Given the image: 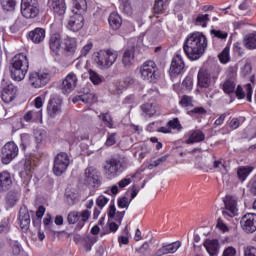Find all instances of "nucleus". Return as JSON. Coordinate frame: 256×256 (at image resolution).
Masks as SVG:
<instances>
[{"label":"nucleus","instance_id":"f257e3e1","mask_svg":"<svg viewBox=\"0 0 256 256\" xmlns=\"http://www.w3.org/2000/svg\"><path fill=\"white\" fill-rule=\"evenodd\" d=\"M207 45V37L203 32H194L187 36L183 50L190 61H197L205 54Z\"/></svg>","mask_w":256,"mask_h":256},{"label":"nucleus","instance_id":"f03ea898","mask_svg":"<svg viewBox=\"0 0 256 256\" xmlns=\"http://www.w3.org/2000/svg\"><path fill=\"white\" fill-rule=\"evenodd\" d=\"M29 71V59L24 53L16 54L12 58L10 75L14 81H23Z\"/></svg>","mask_w":256,"mask_h":256},{"label":"nucleus","instance_id":"7ed1b4c3","mask_svg":"<svg viewBox=\"0 0 256 256\" xmlns=\"http://www.w3.org/2000/svg\"><path fill=\"white\" fill-rule=\"evenodd\" d=\"M127 169V162L119 158H110L105 161L104 164V175L108 179H115Z\"/></svg>","mask_w":256,"mask_h":256},{"label":"nucleus","instance_id":"20e7f679","mask_svg":"<svg viewBox=\"0 0 256 256\" xmlns=\"http://www.w3.org/2000/svg\"><path fill=\"white\" fill-rule=\"evenodd\" d=\"M118 57L119 54L115 50H100L96 53L94 61L100 69H109L110 67H113V64L117 61Z\"/></svg>","mask_w":256,"mask_h":256},{"label":"nucleus","instance_id":"39448f33","mask_svg":"<svg viewBox=\"0 0 256 256\" xmlns=\"http://www.w3.org/2000/svg\"><path fill=\"white\" fill-rule=\"evenodd\" d=\"M219 73H221L219 68H215L214 71L200 69L198 72V87L201 89H209L211 85H215V83H217Z\"/></svg>","mask_w":256,"mask_h":256},{"label":"nucleus","instance_id":"423d86ee","mask_svg":"<svg viewBox=\"0 0 256 256\" xmlns=\"http://www.w3.org/2000/svg\"><path fill=\"white\" fill-rule=\"evenodd\" d=\"M140 74L141 78L144 81H149V83H155L157 79H159V68H157V64L154 61H146L140 66Z\"/></svg>","mask_w":256,"mask_h":256},{"label":"nucleus","instance_id":"0eeeda50","mask_svg":"<svg viewBox=\"0 0 256 256\" xmlns=\"http://www.w3.org/2000/svg\"><path fill=\"white\" fill-rule=\"evenodd\" d=\"M89 217H91V211L83 210L82 212L71 211L67 216V221L69 225H75V231H81L82 227H85L87 221H89Z\"/></svg>","mask_w":256,"mask_h":256},{"label":"nucleus","instance_id":"6e6552de","mask_svg":"<svg viewBox=\"0 0 256 256\" xmlns=\"http://www.w3.org/2000/svg\"><path fill=\"white\" fill-rule=\"evenodd\" d=\"M71 163L69 154L60 152L54 157L53 173L56 177H61L65 173Z\"/></svg>","mask_w":256,"mask_h":256},{"label":"nucleus","instance_id":"1a4fd4ad","mask_svg":"<svg viewBox=\"0 0 256 256\" xmlns=\"http://www.w3.org/2000/svg\"><path fill=\"white\" fill-rule=\"evenodd\" d=\"M19 155V147L15 142H7L1 149V159L3 165H9L10 162Z\"/></svg>","mask_w":256,"mask_h":256},{"label":"nucleus","instance_id":"9d476101","mask_svg":"<svg viewBox=\"0 0 256 256\" xmlns=\"http://www.w3.org/2000/svg\"><path fill=\"white\" fill-rule=\"evenodd\" d=\"M84 181L90 187L98 189V187H101V172L93 166L86 168L84 172Z\"/></svg>","mask_w":256,"mask_h":256},{"label":"nucleus","instance_id":"9b49d317","mask_svg":"<svg viewBox=\"0 0 256 256\" xmlns=\"http://www.w3.org/2000/svg\"><path fill=\"white\" fill-rule=\"evenodd\" d=\"M63 99L57 94H52L48 101L47 113L51 119L61 115L62 112Z\"/></svg>","mask_w":256,"mask_h":256},{"label":"nucleus","instance_id":"f8f14e48","mask_svg":"<svg viewBox=\"0 0 256 256\" xmlns=\"http://www.w3.org/2000/svg\"><path fill=\"white\" fill-rule=\"evenodd\" d=\"M51 81V74L47 72H32L29 76V83L34 89L45 87Z\"/></svg>","mask_w":256,"mask_h":256},{"label":"nucleus","instance_id":"ddd939ff","mask_svg":"<svg viewBox=\"0 0 256 256\" xmlns=\"http://www.w3.org/2000/svg\"><path fill=\"white\" fill-rule=\"evenodd\" d=\"M240 227L244 233L251 235L256 231V214L246 213L240 219Z\"/></svg>","mask_w":256,"mask_h":256},{"label":"nucleus","instance_id":"4468645a","mask_svg":"<svg viewBox=\"0 0 256 256\" xmlns=\"http://www.w3.org/2000/svg\"><path fill=\"white\" fill-rule=\"evenodd\" d=\"M79 82V79L77 78V74L74 72H70L67 74L65 79L62 81L61 84V91L64 93V95H69V93H73L75 89L77 88V83Z\"/></svg>","mask_w":256,"mask_h":256},{"label":"nucleus","instance_id":"2eb2a0df","mask_svg":"<svg viewBox=\"0 0 256 256\" xmlns=\"http://www.w3.org/2000/svg\"><path fill=\"white\" fill-rule=\"evenodd\" d=\"M2 101L4 103H11L17 97V86L13 85V83H7L5 80H2Z\"/></svg>","mask_w":256,"mask_h":256},{"label":"nucleus","instance_id":"dca6fc26","mask_svg":"<svg viewBox=\"0 0 256 256\" xmlns=\"http://www.w3.org/2000/svg\"><path fill=\"white\" fill-rule=\"evenodd\" d=\"M74 15H72L67 24V29L77 33V31H81L83 29V25H85V18L83 14L73 10Z\"/></svg>","mask_w":256,"mask_h":256},{"label":"nucleus","instance_id":"f3484780","mask_svg":"<svg viewBox=\"0 0 256 256\" xmlns=\"http://www.w3.org/2000/svg\"><path fill=\"white\" fill-rule=\"evenodd\" d=\"M185 71V62L181 55L177 54L176 57L172 60L170 65V77L174 78L178 75H181Z\"/></svg>","mask_w":256,"mask_h":256},{"label":"nucleus","instance_id":"a211bd4d","mask_svg":"<svg viewBox=\"0 0 256 256\" xmlns=\"http://www.w3.org/2000/svg\"><path fill=\"white\" fill-rule=\"evenodd\" d=\"M223 202L225 204V209L222 212V215L228 216V217H235V215L237 214V200H235V198H233V196H226L223 199Z\"/></svg>","mask_w":256,"mask_h":256},{"label":"nucleus","instance_id":"6ab92c4d","mask_svg":"<svg viewBox=\"0 0 256 256\" xmlns=\"http://www.w3.org/2000/svg\"><path fill=\"white\" fill-rule=\"evenodd\" d=\"M49 8L56 15H65V11H67V5L65 4V0H48Z\"/></svg>","mask_w":256,"mask_h":256},{"label":"nucleus","instance_id":"aec40b11","mask_svg":"<svg viewBox=\"0 0 256 256\" xmlns=\"http://www.w3.org/2000/svg\"><path fill=\"white\" fill-rule=\"evenodd\" d=\"M21 14L25 19H35L39 15V5H21Z\"/></svg>","mask_w":256,"mask_h":256},{"label":"nucleus","instance_id":"412c9836","mask_svg":"<svg viewBox=\"0 0 256 256\" xmlns=\"http://www.w3.org/2000/svg\"><path fill=\"white\" fill-rule=\"evenodd\" d=\"M63 44V38L59 33H53L49 38V47L56 55L61 51V45Z\"/></svg>","mask_w":256,"mask_h":256},{"label":"nucleus","instance_id":"4be33fe9","mask_svg":"<svg viewBox=\"0 0 256 256\" xmlns=\"http://www.w3.org/2000/svg\"><path fill=\"white\" fill-rule=\"evenodd\" d=\"M19 221L21 229L27 231V229H29V225H31V215L29 214L27 207L20 208Z\"/></svg>","mask_w":256,"mask_h":256},{"label":"nucleus","instance_id":"5701e85b","mask_svg":"<svg viewBox=\"0 0 256 256\" xmlns=\"http://www.w3.org/2000/svg\"><path fill=\"white\" fill-rule=\"evenodd\" d=\"M28 39H30V41H32V43H35L36 45H39V43H43V41L45 40V29L35 28L28 33Z\"/></svg>","mask_w":256,"mask_h":256},{"label":"nucleus","instance_id":"b1692460","mask_svg":"<svg viewBox=\"0 0 256 256\" xmlns=\"http://www.w3.org/2000/svg\"><path fill=\"white\" fill-rule=\"evenodd\" d=\"M21 198V190L19 189H12L7 192L6 194V204L8 207H15L17 202Z\"/></svg>","mask_w":256,"mask_h":256},{"label":"nucleus","instance_id":"393cba45","mask_svg":"<svg viewBox=\"0 0 256 256\" xmlns=\"http://www.w3.org/2000/svg\"><path fill=\"white\" fill-rule=\"evenodd\" d=\"M205 141V133L201 130H191L189 132V138L186 140L187 145H193V143H201Z\"/></svg>","mask_w":256,"mask_h":256},{"label":"nucleus","instance_id":"a878e982","mask_svg":"<svg viewBox=\"0 0 256 256\" xmlns=\"http://www.w3.org/2000/svg\"><path fill=\"white\" fill-rule=\"evenodd\" d=\"M13 185V180L11 179V174L7 171L0 173V191H7L9 187Z\"/></svg>","mask_w":256,"mask_h":256},{"label":"nucleus","instance_id":"bb28decb","mask_svg":"<svg viewBox=\"0 0 256 256\" xmlns=\"http://www.w3.org/2000/svg\"><path fill=\"white\" fill-rule=\"evenodd\" d=\"M64 50L67 55H75L77 51V39L67 36L64 39Z\"/></svg>","mask_w":256,"mask_h":256},{"label":"nucleus","instance_id":"cd10ccee","mask_svg":"<svg viewBox=\"0 0 256 256\" xmlns=\"http://www.w3.org/2000/svg\"><path fill=\"white\" fill-rule=\"evenodd\" d=\"M108 217L109 219H114L119 225H121L123 217H125V211L117 212L115 204H111L108 208Z\"/></svg>","mask_w":256,"mask_h":256},{"label":"nucleus","instance_id":"c85d7f7f","mask_svg":"<svg viewBox=\"0 0 256 256\" xmlns=\"http://www.w3.org/2000/svg\"><path fill=\"white\" fill-rule=\"evenodd\" d=\"M204 247L210 256H217L219 253V240H206Z\"/></svg>","mask_w":256,"mask_h":256},{"label":"nucleus","instance_id":"c756f323","mask_svg":"<svg viewBox=\"0 0 256 256\" xmlns=\"http://www.w3.org/2000/svg\"><path fill=\"white\" fill-rule=\"evenodd\" d=\"M122 63L123 66L126 69H130V67H133V63H135V52L133 49L126 50L122 57Z\"/></svg>","mask_w":256,"mask_h":256},{"label":"nucleus","instance_id":"7c9ffc66","mask_svg":"<svg viewBox=\"0 0 256 256\" xmlns=\"http://www.w3.org/2000/svg\"><path fill=\"white\" fill-rule=\"evenodd\" d=\"M108 23L113 31H117V29H120L121 25H123V20L119 14L112 12L108 18Z\"/></svg>","mask_w":256,"mask_h":256},{"label":"nucleus","instance_id":"2f4dec72","mask_svg":"<svg viewBox=\"0 0 256 256\" xmlns=\"http://www.w3.org/2000/svg\"><path fill=\"white\" fill-rule=\"evenodd\" d=\"M243 45L249 51H253L256 49V32L249 33L243 38Z\"/></svg>","mask_w":256,"mask_h":256},{"label":"nucleus","instance_id":"473e14b6","mask_svg":"<svg viewBox=\"0 0 256 256\" xmlns=\"http://www.w3.org/2000/svg\"><path fill=\"white\" fill-rule=\"evenodd\" d=\"M167 7H169V0H155L153 8L154 14L163 15V13L167 11Z\"/></svg>","mask_w":256,"mask_h":256},{"label":"nucleus","instance_id":"72a5a7b5","mask_svg":"<svg viewBox=\"0 0 256 256\" xmlns=\"http://www.w3.org/2000/svg\"><path fill=\"white\" fill-rule=\"evenodd\" d=\"M211 21L209 14H198L194 20V24L200 27H207V24Z\"/></svg>","mask_w":256,"mask_h":256},{"label":"nucleus","instance_id":"f704fd0d","mask_svg":"<svg viewBox=\"0 0 256 256\" xmlns=\"http://www.w3.org/2000/svg\"><path fill=\"white\" fill-rule=\"evenodd\" d=\"M222 89L226 95H231V93L235 92V81L233 79L226 80L222 85Z\"/></svg>","mask_w":256,"mask_h":256},{"label":"nucleus","instance_id":"c9c22d12","mask_svg":"<svg viewBox=\"0 0 256 256\" xmlns=\"http://www.w3.org/2000/svg\"><path fill=\"white\" fill-rule=\"evenodd\" d=\"M83 247H85L86 251H91V247L97 243V238L93 236H86L81 240Z\"/></svg>","mask_w":256,"mask_h":256},{"label":"nucleus","instance_id":"e433bc0d","mask_svg":"<svg viewBox=\"0 0 256 256\" xmlns=\"http://www.w3.org/2000/svg\"><path fill=\"white\" fill-rule=\"evenodd\" d=\"M74 8L77 13L83 14L87 11V0H73Z\"/></svg>","mask_w":256,"mask_h":256},{"label":"nucleus","instance_id":"4c0bfd02","mask_svg":"<svg viewBox=\"0 0 256 256\" xmlns=\"http://www.w3.org/2000/svg\"><path fill=\"white\" fill-rule=\"evenodd\" d=\"M251 171H253V168L251 167H240L237 171L238 179L242 182L245 181L251 174Z\"/></svg>","mask_w":256,"mask_h":256},{"label":"nucleus","instance_id":"58836bf2","mask_svg":"<svg viewBox=\"0 0 256 256\" xmlns=\"http://www.w3.org/2000/svg\"><path fill=\"white\" fill-rule=\"evenodd\" d=\"M143 113L149 115V117H153L157 113V109L153 105V103H146L141 106Z\"/></svg>","mask_w":256,"mask_h":256},{"label":"nucleus","instance_id":"ea45409f","mask_svg":"<svg viewBox=\"0 0 256 256\" xmlns=\"http://www.w3.org/2000/svg\"><path fill=\"white\" fill-rule=\"evenodd\" d=\"M135 253L140 256H149V253H151L149 242H144L142 246L136 248Z\"/></svg>","mask_w":256,"mask_h":256},{"label":"nucleus","instance_id":"a19ab883","mask_svg":"<svg viewBox=\"0 0 256 256\" xmlns=\"http://www.w3.org/2000/svg\"><path fill=\"white\" fill-rule=\"evenodd\" d=\"M0 3L4 11H14L17 0H0Z\"/></svg>","mask_w":256,"mask_h":256},{"label":"nucleus","instance_id":"79ce46f5","mask_svg":"<svg viewBox=\"0 0 256 256\" xmlns=\"http://www.w3.org/2000/svg\"><path fill=\"white\" fill-rule=\"evenodd\" d=\"M41 117H42L41 110L39 111L30 110L24 115L23 119L24 121L29 122L31 121V119H41Z\"/></svg>","mask_w":256,"mask_h":256},{"label":"nucleus","instance_id":"37998d69","mask_svg":"<svg viewBox=\"0 0 256 256\" xmlns=\"http://www.w3.org/2000/svg\"><path fill=\"white\" fill-rule=\"evenodd\" d=\"M136 176H137V174L127 175L125 178H123L122 180H120L118 182L119 188L120 189H125V187H127V185H131L133 179H135Z\"/></svg>","mask_w":256,"mask_h":256},{"label":"nucleus","instance_id":"c03bdc74","mask_svg":"<svg viewBox=\"0 0 256 256\" xmlns=\"http://www.w3.org/2000/svg\"><path fill=\"white\" fill-rule=\"evenodd\" d=\"M78 101H82V103H91V101H93V94H84L73 98V103H78Z\"/></svg>","mask_w":256,"mask_h":256},{"label":"nucleus","instance_id":"a18cd8bd","mask_svg":"<svg viewBox=\"0 0 256 256\" xmlns=\"http://www.w3.org/2000/svg\"><path fill=\"white\" fill-rule=\"evenodd\" d=\"M179 247H181V243L179 241L164 245L167 254L175 253L179 249Z\"/></svg>","mask_w":256,"mask_h":256},{"label":"nucleus","instance_id":"49530a36","mask_svg":"<svg viewBox=\"0 0 256 256\" xmlns=\"http://www.w3.org/2000/svg\"><path fill=\"white\" fill-rule=\"evenodd\" d=\"M229 47H226L220 54H219V61L222 63H229L231 57L229 55Z\"/></svg>","mask_w":256,"mask_h":256},{"label":"nucleus","instance_id":"de8ad7c7","mask_svg":"<svg viewBox=\"0 0 256 256\" xmlns=\"http://www.w3.org/2000/svg\"><path fill=\"white\" fill-rule=\"evenodd\" d=\"M251 71H253V67L250 62H246L240 69V74L242 77H247L251 75Z\"/></svg>","mask_w":256,"mask_h":256},{"label":"nucleus","instance_id":"09e8293b","mask_svg":"<svg viewBox=\"0 0 256 256\" xmlns=\"http://www.w3.org/2000/svg\"><path fill=\"white\" fill-rule=\"evenodd\" d=\"M21 146L23 151L27 149V147L31 146V135L29 134H22L21 135Z\"/></svg>","mask_w":256,"mask_h":256},{"label":"nucleus","instance_id":"8fccbe9b","mask_svg":"<svg viewBox=\"0 0 256 256\" xmlns=\"http://www.w3.org/2000/svg\"><path fill=\"white\" fill-rule=\"evenodd\" d=\"M89 79L94 85H99V83L103 81L101 76H99V74L93 70H89Z\"/></svg>","mask_w":256,"mask_h":256},{"label":"nucleus","instance_id":"3c124183","mask_svg":"<svg viewBox=\"0 0 256 256\" xmlns=\"http://www.w3.org/2000/svg\"><path fill=\"white\" fill-rule=\"evenodd\" d=\"M168 127H170V129H176L177 131H181L183 129L179 118H173L172 120L168 121Z\"/></svg>","mask_w":256,"mask_h":256},{"label":"nucleus","instance_id":"603ef678","mask_svg":"<svg viewBox=\"0 0 256 256\" xmlns=\"http://www.w3.org/2000/svg\"><path fill=\"white\" fill-rule=\"evenodd\" d=\"M34 137L36 139V143H43V141L47 139V132L45 130H37L34 133Z\"/></svg>","mask_w":256,"mask_h":256},{"label":"nucleus","instance_id":"864d4df0","mask_svg":"<svg viewBox=\"0 0 256 256\" xmlns=\"http://www.w3.org/2000/svg\"><path fill=\"white\" fill-rule=\"evenodd\" d=\"M133 83H135V79H133V77L131 76H126L122 82H120V90L121 89H127V87H129V85H133Z\"/></svg>","mask_w":256,"mask_h":256},{"label":"nucleus","instance_id":"5fc2aeb1","mask_svg":"<svg viewBox=\"0 0 256 256\" xmlns=\"http://www.w3.org/2000/svg\"><path fill=\"white\" fill-rule=\"evenodd\" d=\"M102 121L103 123H105L106 127H109V129H113V118L111 117V114H102Z\"/></svg>","mask_w":256,"mask_h":256},{"label":"nucleus","instance_id":"6e6d98bb","mask_svg":"<svg viewBox=\"0 0 256 256\" xmlns=\"http://www.w3.org/2000/svg\"><path fill=\"white\" fill-rule=\"evenodd\" d=\"M129 205H131V200L127 197H122L118 199V207L120 209H129Z\"/></svg>","mask_w":256,"mask_h":256},{"label":"nucleus","instance_id":"4d7b16f0","mask_svg":"<svg viewBox=\"0 0 256 256\" xmlns=\"http://www.w3.org/2000/svg\"><path fill=\"white\" fill-rule=\"evenodd\" d=\"M115 137H117V133H108V137L105 142L106 147H111L117 143V139Z\"/></svg>","mask_w":256,"mask_h":256},{"label":"nucleus","instance_id":"13d9d810","mask_svg":"<svg viewBox=\"0 0 256 256\" xmlns=\"http://www.w3.org/2000/svg\"><path fill=\"white\" fill-rule=\"evenodd\" d=\"M107 203H109V198L100 195L97 199H96V205H98V207L100 209H103V207H105V205H107Z\"/></svg>","mask_w":256,"mask_h":256},{"label":"nucleus","instance_id":"bf43d9fd","mask_svg":"<svg viewBox=\"0 0 256 256\" xmlns=\"http://www.w3.org/2000/svg\"><path fill=\"white\" fill-rule=\"evenodd\" d=\"M180 105L183 107H191V105H193V98L191 96H183L180 100Z\"/></svg>","mask_w":256,"mask_h":256},{"label":"nucleus","instance_id":"052dcab7","mask_svg":"<svg viewBox=\"0 0 256 256\" xmlns=\"http://www.w3.org/2000/svg\"><path fill=\"white\" fill-rule=\"evenodd\" d=\"M210 33L211 35H214V37H217V39H225L227 37V32L221 30L212 29Z\"/></svg>","mask_w":256,"mask_h":256},{"label":"nucleus","instance_id":"680f3d73","mask_svg":"<svg viewBox=\"0 0 256 256\" xmlns=\"http://www.w3.org/2000/svg\"><path fill=\"white\" fill-rule=\"evenodd\" d=\"M91 49H93V43L90 42L82 48L81 57H87V55H89L91 52Z\"/></svg>","mask_w":256,"mask_h":256},{"label":"nucleus","instance_id":"e2e57ef3","mask_svg":"<svg viewBox=\"0 0 256 256\" xmlns=\"http://www.w3.org/2000/svg\"><path fill=\"white\" fill-rule=\"evenodd\" d=\"M248 187L251 195H256V175L250 180Z\"/></svg>","mask_w":256,"mask_h":256},{"label":"nucleus","instance_id":"0e129e2a","mask_svg":"<svg viewBox=\"0 0 256 256\" xmlns=\"http://www.w3.org/2000/svg\"><path fill=\"white\" fill-rule=\"evenodd\" d=\"M22 25H21V18L16 19L15 23L10 26V31L11 33H17V31H19V29H21Z\"/></svg>","mask_w":256,"mask_h":256},{"label":"nucleus","instance_id":"69168bd1","mask_svg":"<svg viewBox=\"0 0 256 256\" xmlns=\"http://www.w3.org/2000/svg\"><path fill=\"white\" fill-rule=\"evenodd\" d=\"M43 215H45V206H39L36 211L37 222L41 223V219H43Z\"/></svg>","mask_w":256,"mask_h":256},{"label":"nucleus","instance_id":"338daca9","mask_svg":"<svg viewBox=\"0 0 256 256\" xmlns=\"http://www.w3.org/2000/svg\"><path fill=\"white\" fill-rule=\"evenodd\" d=\"M244 256H256V248L253 246H248L244 250Z\"/></svg>","mask_w":256,"mask_h":256},{"label":"nucleus","instance_id":"774afa93","mask_svg":"<svg viewBox=\"0 0 256 256\" xmlns=\"http://www.w3.org/2000/svg\"><path fill=\"white\" fill-rule=\"evenodd\" d=\"M237 254V250L234 247L230 246L226 248L223 252V256H235Z\"/></svg>","mask_w":256,"mask_h":256}]
</instances>
